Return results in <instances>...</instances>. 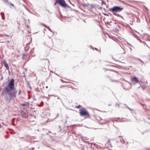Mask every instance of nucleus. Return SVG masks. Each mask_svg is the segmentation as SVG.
<instances>
[{
	"label": "nucleus",
	"mask_w": 150,
	"mask_h": 150,
	"mask_svg": "<svg viewBox=\"0 0 150 150\" xmlns=\"http://www.w3.org/2000/svg\"><path fill=\"white\" fill-rule=\"evenodd\" d=\"M63 87H69V86L68 85H64V86H61L60 87L61 88H62Z\"/></svg>",
	"instance_id": "nucleus-8"
},
{
	"label": "nucleus",
	"mask_w": 150,
	"mask_h": 150,
	"mask_svg": "<svg viewBox=\"0 0 150 150\" xmlns=\"http://www.w3.org/2000/svg\"><path fill=\"white\" fill-rule=\"evenodd\" d=\"M4 1L6 3H8V4H9L10 3V2L8 1V0H4Z\"/></svg>",
	"instance_id": "nucleus-9"
},
{
	"label": "nucleus",
	"mask_w": 150,
	"mask_h": 150,
	"mask_svg": "<svg viewBox=\"0 0 150 150\" xmlns=\"http://www.w3.org/2000/svg\"><path fill=\"white\" fill-rule=\"evenodd\" d=\"M48 88V86H47L46 87V88Z\"/></svg>",
	"instance_id": "nucleus-19"
},
{
	"label": "nucleus",
	"mask_w": 150,
	"mask_h": 150,
	"mask_svg": "<svg viewBox=\"0 0 150 150\" xmlns=\"http://www.w3.org/2000/svg\"><path fill=\"white\" fill-rule=\"evenodd\" d=\"M9 4H10V5L11 6L14 7V6L13 4L11 3V2H10Z\"/></svg>",
	"instance_id": "nucleus-12"
},
{
	"label": "nucleus",
	"mask_w": 150,
	"mask_h": 150,
	"mask_svg": "<svg viewBox=\"0 0 150 150\" xmlns=\"http://www.w3.org/2000/svg\"><path fill=\"white\" fill-rule=\"evenodd\" d=\"M4 35H5V36H7V37H9L10 36V35H6V34H4Z\"/></svg>",
	"instance_id": "nucleus-16"
},
{
	"label": "nucleus",
	"mask_w": 150,
	"mask_h": 150,
	"mask_svg": "<svg viewBox=\"0 0 150 150\" xmlns=\"http://www.w3.org/2000/svg\"><path fill=\"white\" fill-rule=\"evenodd\" d=\"M83 6L85 8H87V9H89L90 8H91V4H83Z\"/></svg>",
	"instance_id": "nucleus-7"
},
{
	"label": "nucleus",
	"mask_w": 150,
	"mask_h": 150,
	"mask_svg": "<svg viewBox=\"0 0 150 150\" xmlns=\"http://www.w3.org/2000/svg\"><path fill=\"white\" fill-rule=\"evenodd\" d=\"M107 144H108V145H109L110 144V139H109L108 140V142H107Z\"/></svg>",
	"instance_id": "nucleus-14"
},
{
	"label": "nucleus",
	"mask_w": 150,
	"mask_h": 150,
	"mask_svg": "<svg viewBox=\"0 0 150 150\" xmlns=\"http://www.w3.org/2000/svg\"><path fill=\"white\" fill-rule=\"evenodd\" d=\"M123 9V8L117 6H115L112 8H110L109 10L110 11L114 13V12H120Z\"/></svg>",
	"instance_id": "nucleus-4"
},
{
	"label": "nucleus",
	"mask_w": 150,
	"mask_h": 150,
	"mask_svg": "<svg viewBox=\"0 0 150 150\" xmlns=\"http://www.w3.org/2000/svg\"><path fill=\"white\" fill-rule=\"evenodd\" d=\"M81 107V106L80 105H78V106H76L75 107L77 108H80Z\"/></svg>",
	"instance_id": "nucleus-11"
},
{
	"label": "nucleus",
	"mask_w": 150,
	"mask_h": 150,
	"mask_svg": "<svg viewBox=\"0 0 150 150\" xmlns=\"http://www.w3.org/2000/svg\"><path fill=\"white\" fill-rule=\"evenodd\" d=\"M131 81L134 82L135 83H138V80L137 78L135 77H132L131 79Z\"/></svg>",
	"instance_id": "nucleus-6"
},
{
	"label": "nucleus",
	"mask_w": 150,
	"mask_h": 150,
	"mask_svg": "<svg viewBox=\"0 0 150 150\" xmlns=\"http://www.w3.org/2000/svg\"><path fill=\"white\" fill-rule=\"evenodd\" d=\"M23 106H25V103H23V104H21Z\"/></svg>",
	"instance_id": "nucleus-18"
},
{
	"label": "nucleus",
	"mask_w": 150,
	"mask_h": 150,
	"mask_svg": "<svg viewBox=\"0 0 150 150\" xmlns=\"http://www.w3.org/2000/svg\"><path fill=\"white\" fill-rule=\"evenodd\" d=\"M3 0L4 1V0Z\"/></svg>",
	"instance_id": "nucleus-20"
},
{
	"label": "nucleus",
	"mask_w": 150,
	"mask_h": 150,
	"mask_svg": "<svg viewBox=\"0 0 150 150\" xmlns=\"http://www.w3.org/2000/svg\"><path fill=\"white\" fill-rule=\"evenodd\" d=\"M60 80L63 83H69V82H67V81H64V80H62V79H61Z\"/></svg>",
	"instance_id": "nucleus-10"
},
{
	"label": "nucleus",
	"mask_w": 150,
	"mask_h": 150,
	"mask_svg": "<svg viewBox=\"0 0 150 150\" xmlns=\"http://www.w3.org/2000/svg\"><path fill=\"white\" fill-rule=\"evenodd\" d=\"M21 90H19V93H18V95H20L21 94Z\"/></svg>",
	"instance_id": "nucleus-13"
},
{
	"label": "nucleus",
	"mask_w": 150,
	"mask_h": 150,
	"mask_svg": "<svg viewBox=\"0 0 150 150\" xmlns=\"http://www.w3.org/2000/svg\"><path fill=\"white\" fill-rule=\"evenodd\" d=\"M1 63L4 65V67L6 68V70H9V67L8 63L6 62L5 60H4L1 62Z\"/></svg>",
	"instance_id": "nucleus-5"
},
{
	"label": "nucleus",
	"mask_w": 150,
	"mask_h": 150,
	"mask_svg": "<svg viewBox=\"0 0 150 150\" xmlns=\"http://www.w3.org/2000/svg\"><path fill=\"white\" fill-rule=\"evenodd\" d=\"M23 114H24V116H23L24 117H26V114L25 113H23Z\"/></svg>",
	"instance_id": "nucleus-17"
},
{
	"label": "nucleus",
	"mask_w": 150,
	"mask_h": 150,
	"mask_svg": "<svg viewBox=\"0 0 150 150\" xmlns=\"http://www.w3.org/2000/svg\"><path fill=\"white\" fill-rule=\"evenodd\" d=\"M55 5L57 4L64 8H66L68 7V5L66 4L64 0H55Z\"/></svg>",
	"instance_id": "nucleus-3"
},
{
	"label": "nucleus",
	"mask_w": 150,
	"mask_h": 150,
	"mask_svg": "<svg viewBox=\"0 0 150 150\" xmlns=\"http://www.w3.org/2000/svg\"><path fill=\"white\" fill-rule=\"evenodd\" d=\"M102 4L106 5L104 1H102Z\"/></svg>",
	"instance_id": "nucleus-15"
},
{
	"label": "nucleus",
	"mask_w": 150,
	"mask_h": 150,
	"mask_svg": "<svg viewBox=\"0 0 150 150\" xmlns=\"http://www.w3.org/2000/svg\"><path fill=\"white\" fill-rule=\"evenodd\" d=\"M14 80L13 79H11L9 82L8 85L6 86L4 89V91L5 93H8L10 99L13 97H16V92L13 91L15 89L14 86Z\"/></svg>",
	"instance_id": "nucleus-1"
},
{
	"label": "nucleus",
	"mask_w": 150,
	"mask_h": 150,
	"mask_svg": "<svg viewBox=\"0 0 150 150\" xmlns=\"http://www.w3.org/2000/svg\"><path fill=\"white\" fill-rule=\"evenodd\" d=\"M79 114L81 116L85 118H90V115L88 112L84 108H82L79 110Z\"/></svg>",
	"instance_id": "nucleus-2"
}]
</instances>
